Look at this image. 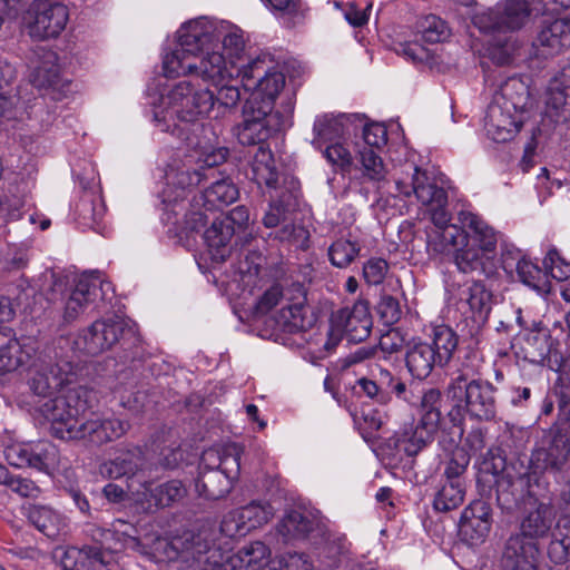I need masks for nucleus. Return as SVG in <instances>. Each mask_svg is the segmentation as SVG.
<instances>
[{
	"instance_id": "obj_1",
	"label": "nucleus",
	"mask_w": 570,
	"mask_h": 570,
	"mask_svg": "<svg viewBox=\"0 0 570 570\" xmlns=\"http://www.w3.org/2000/svg\"><path fill=\"white\" fill-rule=\"evenodd\" d=\"M445 394L454 402L446 413L453 425L450 431L452 445L462 440L466 416L475 422H492L498 416V387L488 380L445 389Z\"/></svg>"
},
{
	"instance_id": "obj_2",
	"label": "nucleus",
	"mask_w": 570,
	"mask_h": 570,
	"mask_svg": "<svg viewBox=\"0 0 570 570\" xmlns=\"http://www.w3.org/2000/svg\"><path fill=\"white\" fill-rule=\"evenodd\" d=\"M160 110L154 112V120L161 131L183 137L184 129L171 120L195 122L199 118L215 111L214 92L209 89H197L189 80H183L173 86L160 97Z\"/></svg>"
},
{
	"instance_id": "obj_3",
	"label": "nucleus",
	"mask_w": 570,
	"mask_h": 570,
	"mask_svg": "<svg viewBox=\"0 0 570 570\" xmlns=\"http://www.w3.org/2000/svg\"><path fill=\"white\" fill-rule=\"evenodd\" d=\"M67 345L69 341L60 337L53 346H46L40 351L35 347L31 360L26 364L29 370L28 387L32 395L40 399L39 402L65 392L66 386L73 380L72 362L58 352Z\"/></svg>"
},
{
	"instance_id": "obj_4",
	"label": "nucleus",
	"mask_w": 570,
	"mask_h": 570,
	"mask_svg": "<svg viewBox=\"0 0 570 570\" xmlns=\"http://www.w3.org/2000/svg\"><path fill=\"white\" fill-rule=\"evenodd\" d=\"M393 178L399 195L406 198L414 195L422 205L430 208L434 230L452 225L449 224L451 218L445 209L448 194L425 170H421L414 163L406 161L402 166L401 175L394 174Z\"/></svg>"
},
{
	"instance_id": "obj_5",
	"label": "nucleus",
	"mask_w": 570,
	"mask_h": 570,
	"mask_svg": "<svg viewBox=\"0 0 570 570\" xmlns=\"http://www.w3.org/2000/svg\"><path fill=\"white\" fill-rule=\"evenodd\" d=\"M177 35L175 49L163 59L164 75L168 78L194 75L197 53L204 51L214 38L212 26L202 20L184 23Z\"/></svg>"
},
{
	"instance_id": "obj_6",
	"label": "nucleus",
	"mask_w": 570,
	"mask_h": 570,
	"mask_svg": "<svg viewBox=\"0 0 570 570\" xmlns=\"http://www.w3.org/2000/svg\"><path fill=\"white\" fill-rule=\"evenodd\" d=\"M214 541L215 530L204 525L173 538L169 548L184 570H224L223 553Z\"/></svg>"
},
{
	"instance_id": "obj_7",
	"label": "nucleus",
	"mask_w": 570,
	"mask_h": 570,
	"mask_svg": "<svg viewBox=\"0 0 570 570\" xmlns=\"http://www.w3.org/2000/svg\"><path fill=\"white\" fill-rule=\"evenodd\" d=\"M237 77L246 90H253L247 99H255L257 106L269 105L274 110V102L285 86V76L274 67L268 53H261L237 69Z\"/></svg>"
},
{
	"instance_id": "obj_8",
	"label": "nucleus",
	"mask_w": 570,
	"mask_h": 570,
	"mask_svg": "<svg viewBox=\"0 0 570 570\" xmlns=\"http://www.w3.org/2000/svg\"><path fill=\"white\" fill-rule=\"evenodd\" d=\"M109 282L100 279L98 274L82 275L70 289L66 288V282L58 278L51 287L52 296L60 294L63 308V321L73 322L100 296L105 298L106 292L110 289Z\"/></svg>"
},
{
	"instance_id": "obj_9",
	"label": "nucleus",
	"mask_w": 570,
	"mask_h": 570,
	"mask_svg": "<svg viewBox=\"0 0 570 570\" xmlns=\"http://www.w3.org/2000/svg\"><path fill=\"white\" fill-rule=\"evenodd\" d=\"M517 355L522 360L562 374L570 367L564 364L561 344L554 340L550 330L542 325H535L524 332L517 343Z\"/></svg>"
},
{
	"instance_id": "obj_10",
	"label": "nucleus",
	"mask_w": 570,
	"mask_h": 570,
	"mask_svg": "<svg viewBox=\"0 0 570 570\" xmlns=\"http://www.w3.org/2000/svg\"><path fill=\"white\" fill-rule=\"evenodd\" d=\"M512 85L521 90V96L511 100H492L487 108L484 130L487 136L495 142L510 141L521 128V120L515 115L522 112L530 99L529 88L518 82Z\"/></svg>"
},
{
	"instance_id": "obj_11",
	"label": "nucleus",
	"mask_w": 570,
	"mask_h": 570,
	"mask_svg": "<svg viewBox=\"0 0 570 570\" xmlns=\"http://www.w3.org/2000/svg\"><path fill=\"white\" fill-rule=\"evenodd\" d=\"M37 411L50 422L51 434L60 440H75L79 433L80 401L77 393L65 391L47 399L37 406Z\"/></svg>"
},
{
	"instance_id": "obj_12",
	"label": "nucleus",
	"mask_w": 570,
	"mask_h": 570,
	"mask_svg": "<svg viewBox=\"0 0 570 570\" xmlns=\"http://www.w3.org/2000/svg\"><path fill=\"white\" fill-rule=\"evenodd\" d=\"M243 121L234 131L242 145H265V141L281 128L278 112L269 110V105L257 106L255 99H246L242 110Z\"/></svg>"
},
{
	"instance_id": "obj_13",
	"label": "nucleus",
	"mask_w": 570,
	"mask_h": 570,
	"mask_svg": "<svg viewBox=\"0 0 570 570\" xmlns=\"http://www.w3.org/2000/svg\"><path fill=\"white\" fill-rule=\"evenodd\" d=\"M531 9L525 0H504L494 8L473 17V24L484 33H505L521 29Z\"/></svg>"
},
{
	"instance_id": "obj_14",
	"label": "nucleus",
	"mask_w": 570,
	"mask_h": 570,
	"mask_svg": "<svg viewBox=\"0 0 570 570\" xmlns=\"http://www.w3.org/2000/svg\"><path fill=\"white\" fill-rule=\"evenodd\" d=\"M29 81L52 100H61L71 91V82L61 76L58 57L51 50L42 51L31 69Z\"/></svg>"
},
{
	"instance_id": "obj_15",
	"label": "nucleus",
	"mask_w": 570,
	"mask_h": 570,
	"mask_svg": "<svg viewBox=\"0 0 570 570\" xmlns=\"http://www.w3.org/2000/svg\"><path fill=\"white\" fill-rule=\"evenodd\" d=\"M29 13L32 17L28 26L29 35L39 40L58 37L69 19L68 8L65 4L49 0L36 1Z\"/></svg>"
},
{
	"instance_id": "obj_16",
	"label": "nucleus",
	"mask_w": 570,
	"mask_h": 570,
	"mask_svg": "<svg viewBox=\"0 0 570 570\" xmlns=\"http://www.w3.org/2000/svg\"><path fill=\"white\" fill-rule=\"evenodd\" d=\"M301 196L299 180L292 175L283 176L282 187L269 190L271 203L263 216V225L275 228L287 222L289 214L297 209Z\"/></svg>"
},
{
	"instance_id": "obj_17",
	"label": "nucleus",
	"mask_w": 570,
	"mask_h": 570,
	"mask_svg": "<svg viewBox=\"0 0 570 570\" xmlns=\"http://www.w3.org/2000/svg\"><path fill=\"white\" fill-rule=\"evenodd\" d=\"M332 326L341 332L348 342L360 343L365 341L372 330L370 305L365 299H358L352 307H344L333 313Z\"/></svg>"
},
{
	"instance_id": "obj_18",
	"label": "nucleus",
	"mask_w": 570,
	"mask_h": 570,
	"mask_svg": "<svg viewBox=\"0 0 570 570\" xmlns=\"http://www.w3.org/2000/svg\"><path fill=\"white\" fill-rule=\"evenodd\" d=\"M130 332L120 318H109L94 322L75 342L89 355H97L109 350L122 335Z\"/></svg>"
},
{
	"instance_id": "obj_19",
	"label": "nucleus",
	"mask_w": 570,
	"mask_h": 570,
	"mask_svg": "<svg viewBox=\"0 0 570 570\" xmlns=\"http://www.w3.org/2000/svg\"><path fill=\"white\" fill-rule=\"evenodd\" d=\"M570 454V440L561 433H550L544 436L530 458V469L538 472H559Z\"/></svg>"
},
{
	"instance_id": "obj_20",
	"label": "nucleus",
	"mask_w": 570,
	"mask_h": 570,
	"mask_svg": "<svg viewBox=\"0 0 570 570\" xmlns=\"http://www.w3.org/2000/svg\"><path fill=\"white\" fill-rule=\"evenodd\" d=\"M492 510L483 499L472 501L463 511L459 522V534L469 544L482 543L492 527Z\"/></svg>"
},
{
	"instance_id": "obj_21",
	"label": "nucleus",
	"mask_w": 570,
	"mask_h": 570,
	"mask_svg": "<svg viewBox=\"0 0 570 570\" xmlns=\"http://www.w3.org/2000/svg\"><path fill=\"white\" fill-rule=\"evenodd\" d=\"M274 320L279 331L295 334L311 330L317 317L313 308L306 304L305 294L298 291V295L295 297L292 295L276 313Z\"/></svg>"
},
{
	"instance_id": "obj_22",
	"label": "nucleus",
	"mask_w": 570,
	"mask_h": 570,
	"mask_svg": "<svg viewBox=\"0 0 570 570\" xmlns=\"http://www.w3.org/2000/svg\"><path fill=\"white\" fill-rule=\"evenodd\" d=\"M356 385L366 397L379 404H387L392 394L402 399L406 392L405 383L381 366L372 370L370 376L358 379Z\"/></svg>"
},
{
	"instance_id": "obj_23",
	"label": "nucleus",
	"mask_w": 570,
	"mask_h": 570,
	"mask_svg": "<svg viewBox=\"0 0 570 570\" xmlns=\"http://www.w3.org/2000/svg\"><path fill=\"white\" fill-rule=\"evenodd\" d=\"M538 56L553 57L570 47V13L560 19L544 20L533 42Z\"/></svg>"
},
{
	"instance_id": "obj_24",
	"label": "nucleus",
	"mask_w": 570,
	"mask_h": 570,
	"mask_svg": "<svg viewBox=\"0 0 570 570\" xmlns=\"http://www.w3.org/2000/svg\"><path fill=\"white\" fill-rule=\"evenodd\" d=\"M363 119L356 114H323L316 117L313 125L314 145L332 141L335 139L356 134L357 122Z\"/></svg>"
},
{
	"instance_id": "obj_25",
	"label": "nucleus",
	"mask_w": 570,
	"mask_h": 570,
	"mask_svg": "<svg viewBox=\"0 0 570 570\" xmlns=\"http://www.w3.org/2000/svg\"><path fill=\"white\" fill-rule=\"evenodd\" d=\"M129 428L128 421L118 417H94L80 423L76 440L99 446L120 439Z\"/></svg>"
},
{
	"instance_id": "obj_26",
	"label": "nucleus",
	"mask_w": 570,
	"mask_h": 570,
	"mask_svg": "<svg viewBox=\"0 0 570 570\" xmlns=\"http://www.w3.org/2000/svg\"><path fill=\"white\" fill-rule=\"evenodd\" d=\"M538 554L534 540L521 532L512 534L505 543L501 570H534Z\"/></svg>"
},
{
	"instance_id": "obj_27",
	"label": "nucleus",
	"mask_w": 570,
	"mask_h": 570,
	"mask_svg": "<svg viewBox=\"0 0 570 570\" xmlns=\"http://www.w3.org/2000/svg\"><path fill=\"white\" fill-rule=\"evenodd\" d=\"M438 431L423 421L412 420L395 431V448L407 456H415L434 441Z\"/></svg>"
},
{
	"instance_id": "obj_28",
	"label": "nucleus",
	"mask_w": 570,
	"mask_h": 570,
	"mask_svg": "<svg viewBox=\"0 0 570 570\" xmlns=\"http://www.w3.org/2000/svg\"><path fill=\"white\" fill-rule=\"evenodd\" d=\"M546 112L554 122L570 121V63L554 77L547 90Z\"/></svg>"
},
{
	"instance_id": "obj_29",
	"label": "nucleus",
	"mask_w": 570,
	"mask_h": 570,
	"mask_svg": "<svg viewBox=\"0 0 570 570\" xmlns=\"http://www.w3.org/2000/svg\"><path fill=\"white\" fill-rule=\"evenodd\" d=\"M224 570H275V560L271 559V549L262 541L250 542L239 549L237 554L223 560Z\"/></svg>"
},
{
	"instance_id": "obj_30",
	"label": "nucleus",
	"mask_w": 570,
	"mask_h": 570,
	"mask_svg": "<svg viewBox=\"0 0 570 570\" xmlns=\"http://www.w3.org/2000/svg\"><path fill=\"white\" fill-rule=\"evenodd\" d=\"M287 174L278 173L275 159L266 145L256 147L250 158L246 176L259 187L266 186L268 190L282 187V177Z\"/></svg>"
},
{
	"instance_id": "obj_31",
	"label": "nucleus",
	"mask_w": 570,
	"mask_h": 570,
	"mask_svg": "<svg viewBox=\"0 0 570 570\" xmlns=\"http://www.w3.org/2000/svg\"><path fill=\"white\" fill-rule=\"evenodd\" d=\"M27 520L49 538H57L67 529L66 518L50 505L28 503L22 507Z\"/></svg>"
},
{
	"instance_id": "obj_32",
	"label": "nucleus",
	"mask_w": 570,
	"mask_h": 570,
	"mask_svg": "<svg viewBox=\"0 0 570 570\" xmlns=\"http://www.w3.org/2000/svg\"><path fill=\"white\" fill-rule=\"evenodd\" d=\"M240 67L242 65H237L236 61H229L228 65L223 53L213 51L206 52L199 59V62H196L194 75L202 78L204 81L217 86L225 80L232 79Z\"/></svg>"
},
{
	"instance_id": "obj_33",
	"label": "nucleus",
	"mask_w": 570,
	"mask_h": 570,
	"mask_svg": "<svg viewBox=\"0 0 570 570\" xmlns=\"http://www.w3.org/2000/svg\"><path fill=\"white\" fill-rule=\"evenodd\" d=\"M234 234L235 229L219 217L213 218L210 226L204 230L203 239L214 263H223L229 257L232 253L230 242Z\"/></svg>"
},
{
	"instance_id": "obj_34",
	"label": "nucleus",
	"mask_w": 570,
	"mask_h": 570,
	"mask_svg": "<svg viewBox=\"0 0 570 570\" xmlns=\"http://www.w3.org/2000/svg\"><path fill=\"white\" fill-rule=\"evenodd\" d=\"M144 454L139 448L121 450L115 458L100 465L101 475L109 479H132L144 468Z\"/></svg>"
},
{
	"instance_id": "obj_35",
	"label": "nucleus",
	"mask_w": 570,
	"mask_h": 570,
	"mask_svg": "<svg viewBox=\"0 0 570 570\" xmlns=\"http://www.w3.org/2000/svg\"><path fill=\"white\" fill-rule=\"evenodd\" d=\"M318 520L308 511L298 509L285 513L276 525L277 533L284 543L293 540L305 539L308 533L318 528Z\"/></svg>"
},
{
	"instance_id": "obj_36",
	"label": "nucleus",
	"mask_w": 570,
	"mask_h": 570,
	"mask_svg": "<svg viewBox=\"0 0 570 570\" xmlns=\"http://www.w3.org/2000/svg\"><path fill=\"white\" fill-rule=\"evenodd\" d=\"M207 174L198 168H180L167 174L168 188L164 190V203L176 206L186 197L187 189L199 185Z\"/></svg>"
},
{
	"instance_id": "obj_37",
	"label": "nucleus",
	"mask_w": 570,
	"mask_h": 570,
	"mask_svg": "<svg viewBox=\"0 0 570 570\" xmlns=\"http://www.w3.org/2000/svg\"><path fill=\"white\" fill-rule=\"evenodd\" d=\"M405 366L412 377L424 380L439 366V357L429 343L412 342L406 346Z\"/></svg>"
},
{
	"instance_id": "obj_38",
	"label": "nucleus",
	"mask_w": 570,
	"mask_h": 570,
	"mask_svg": "<svg viewBox=\"0 0 570 570\" xmlns=\"http://www.w3.org/2000/svg\"><path fill=\"white\" fill-rule=\"evenodd\" d=\"M75 212L80 226L99 232L100 223L106 213V206L99 190H85L76 204Z\"/></svg>"
},
{
	"instance_id": "obj_39",
	"label": "nucleus",
	"mask_w": 570,
	"mask_h": 570,
	"mask_svg": "<svg viewBox=\"0 0 570 570\" xmlns=\"http://www.w3.org/2000/svg\"><path fill=\"white\" fill-rule=\"evenodd\" d=\"M554 519V510L549 503H535L532 509L527 511L521 521V533L534 541L544 538L549 534Z\"/></svg>"
},
{
	"instance_id": "obj_40",
	"label": "nucleus",
	"mask_w": 570,
	"mask_h": 570,
	"mask_svg": "<svg viewBox=\"0 0 570 570\" xmlns=\"http://www.w3.org/2000/svg\"><path fill=\"white\" fill-rule=\"evenodd\" d=\"M232 489V482L222 471L214 466H205L202 462L199 474L195 481V490L199 497L207 500L224 498Z\"/></svg>"
},
{
	"instance_id": "obj_41",
	"label": "nucleus",
	"mask_w": 570,
	"mask_h": 570,
	"mask_svg": "<svg viewBox=\"0 0 570 570\" xmlns=\"http://www.w3.org/2000/svg\"><path fill=\"white\" fill-rule=\"evenodd\" d=\"M468 240V233L451 225L441 230H432L428 234V250L432 255H455Z\"/></svg>"
},
{
	"instance_id": "obj_42",
	"label": "nucleus",
	"mask_w": 570,
	"mask_h": 570,
	"mask_svg": "<svg viewBox=\"0 0 570 570\" xmlns=\"http://www.w3.org/2000/svg\"><path fill=\"white\" fill-rule=\"evenodd\" d=\"M202 463L222 471L232 482L240 470V449L236 444H230L223 449L206 450L202 455Z\"/></svg>"
},
{
	"instance_id": "obj_43",
	"label": "nucleus",
	"mask_w": 570,
	"mask_h": 570,
	"mask_svg": "<svg viewBox=\"0 0 570 570\" xmlns=\"http://www.w3.org/2000/svg\"><path fill=\"white\" fill-rule=\"evenodd\" d=\"M238 188L229 178L214 181L208 188L198 195L196 204L202 202L206 210H218L238 198Z\"/></svg>"
},
{
	"instance_id": "obj_44",
	"label": "nucleus",
	"mask_w": 570,
	"mask_h": 570,
	"mask_svg": "<svg viewBox=\"0 0 570 570\" xmlns=\"http://www.w3.org/2000/svg\"><path fill=\"white\" fill-rule=\"evenodd\" d=\"M461 222L469 229L468 238L472 240L471 245L478 246V249L488 254L497 248L498 236L492 227L484 220L471 213H462Z\"/></svg>"
},
{
	"instance_id": "obj_45",
	"label": "nucleus",
	"mask_w": 570,
	"mask_h": 570,
	"mask_svg": "<svg viewBox=\"0 0 570 570\" xmlns=\"http://www.w3.org/2000/svg\"><path fill=\"white\" fill-rule=\"evenodd\" d=\"M35 353L31 344H21L17 338L0 345V375L13 372L26 365Z\"/></svg>"
},
{
	"instance_id": "obj_46",
	"label": "nucleus",
	"mask_w": 570,
	"mask_h": 570,
	"mask_svg": "<svg viewBox=\"0 0 570 570\" xmlns=\"http://www.w3.org/2000/svg\"><path fill=\"white\" fill-rule=\"evenodd\" d=\"M463 299L470 306L474 320L478 323H484L492 309V292L482 282L478 281L463 291Z\"/></svg>"
},
{
	"instance_id": "obj_47",
	"label": "nucleus",
	"mask_w": 570,
	"mask_h": 570,
	"mask_svg": "<svg viewBox=\"0 0 570 570\" xmlns=\"http://www.w3.org/2000/svg\"><path fill=\"white\" fill-rule=\"evenodd\" d=\"M482 355L475 350L466 351L459 367L453 372L446 389L460 387L464 384L482 380Z\"/></svg>"
},
{
	"instance_id": "obj_48",
	"label": "nucleus",
	"mask_w": 570,
	"mask_h": 570,
	"mask_svg": "<svg viewBox=\"0 0 570 570\" xmlns=\"http://www.w3.org/2000/svg\"><path fill=\"white\" fill-rule=\"evenodd\" d=\"M430 346L439 357V366H446L453 357L459 344L458 334L448 325L441 324L432 328Z\"/></svg>"
},
{
	"instance_id": "obj_49",
	"label": "nucleus",
	"mask_w": 570,
	"mask_h": 570,
	"mask_svg": "<svg viewBox=\"0 0 570 570\" xmlns=\"http://www.w3.org/2000/svg\"><path fill=\"white\" fill-rule=\"evenodd\" d=\"M362 244L357 237L348 234L335 239L328 247V259L337 268L348 267L358 257Z\"/></svg>"
},
{
	"instance_id": "obj_50",
	"label": "nucleus",
	"mask_w": 570,
	"mask_h": 570,
	"mask_svg": "<svg viewBox=\"0 0 570 570\" xmlns=\"http://www.w3.org/2000/svg\"><path fill=\"white\" fill-rule=\"evenodd\" d=\"M449 435L451 436L450 433ZM440 443L445 450L454 448L444 469V481L465 483V473L471 460L470 453L464 448L458 446L459 442L452 445L451 438L446 441L442 436Z\"/></svg>"
},
{
	"instance_id": "obj_51",
	"label": "nucleus",
	"mask_w": 570,
	"mask_h": 570,
	"mask_svg": "<svg viewBox=\"0 0 570 570\" xmlns=\"http://www.w3.org/2000/svg\"><path fill=\"white\" fill-rule=\"evenodd\" d=\"M524 484L523 478L514 479L509 474L497 480V502L502 511L512 512L518 507Z\"/></svg>"
},
{
	"instance_id": "obj_52",
	"label": "nucleus",
	"mask_w": 570,
	"mask_h": 570,
	"mask_svg": "<svg viewBox=\"0 0 570 570\" xmlns=\"http://www.w3.org/2000/svg\"><path fill=\"white\" fill-rule=\"evenodd\" d=\"M141 487L144 489L141 497L147 499L149 495L158 507L170 505L171 503L183 499L186 494V488L179 480H170L158 484L155 488H151V484L144 482ZM137 494L139 495L140 492L137 491Z\"/></svg>"
},
{
	"instance_id": "obj_53",
	"label": "nucleus",
	"mask_w": 570,
	"mask_h": 570,
	"mask_svg": "<svg viewBox=\"0 0 570 570\" xmlns=\"http://www.w3.org/2000/svg\"><path fill=\"white\" fill-rule=\"evenodd\" d=\"M465 490V483L444 481L434 495V510L439 512H449L459 508L464 500Z\"/></svg>"
},
{
	"instance_id": "obj_54",
	"label": "nucleus",
	"mask_w": 570,
	"mask_h": 570,
	"mask_svg": "<svg viewBox=\"0 0 570 570\" xmlns=\"http://www.w3.org/2000/svg\"><path fill=\"white\" fill-rule=\"evenodd\" d=\"M358 154L363 178L376 183L379 185L377 188L381 189V184L386 181L389 174L383 159L372 148H363Z\"/></svg>"
},
{
	"instance_id": "obj_55",
	"label": "nucleus",
	"mask_w": 570,
	"mask_h": 570,
	"mask_svg": "<svg viewBox=\"0 0 570 570\" xmlns=\"http://www.w3.org/2000/svg\"><path fill=\"white\" fill-rule=\"evenodd\" d=\"M442 401L443 399L440 390L429 389L425 391L421 399L419 421H423L425 424L439 430L442 419Z\"/></svg>"
},
{
	"instance_id": "obj_56",
	"label": "nucleus",
	"mask_w": 570,
	"mask_h": 570,
	"mask_svg": "<svg viewBox=\"0 0 570 570\" xmlns=\"http://www.w3.org/2000/svg\"><path fill=\"white\" fill-rule=\"evenodd\" d=\"M458 269L464 274L473 272L485 273L484 259L487 254L471 245L469 240L453 256Z\"/></svg>"
},
{
	"instance_id": "obj_57",
	"label": "nucleus",
	"mask_w": 570,
	"mask_h": 570,
	"mask_svg": "<svg viewBox=\"0 0 570 570\" xmlns=\"http://www.w3.org/2000/svg\"><path fill=\"white\" fill-rule=\"evenodd\" d=\"M417 33L428 43H438L450 37L448 23L438 16L429 14L417 23Z\"/></svg>"
},
{
	"instance_id": "obj_58",
	"label": "nucleus",
	"mask_w": 570,
	"mask_h": 570,
	"mask_svg": "<svg viewBox=\"0 0 570 570\" xmlns=\"http://www.w3.org/2000/svg\"><path fill=\"white\" fill-rule=\"evenodd\" d=\"M26 466L37 469L41 472H48L56 462V448L48 442H39L31 445Z\"/></svg>"
},
{
	"instance_id": "obj_59",
	"label": "nucleus",
	"mask_w": 570,
	"mask_h": 570,
	"mask_svg": "<svg viewBox=\"0 0 570 570\" xmlns=\"http://www.w3.org/2000/svg\"><path fill=\"white\" fill-rule=\"evenodd\" d=\"M239 519L248 527L249 532L262 524L266 523L273 512L269 504H263L259 502H250L249 504L237 510Z\"/></svg>"
},
{
	"instance_id": "obj_60",
	"label": "nucleus",
	"mask_w": 570,
	"mask_h": 570,
	"mask_svg": "<svg viewBox=\"0 0 570 570\" xmlns=\"http://www.w3.org/2000/svg\"><path fill=\"white\" fill-rule=\"evenodd\" d=\"M275 238L282 243L294 245L297 248H305L307 247L309 233L305 227L287 220L275 233Z\"/></svg>"
},
{
	"instance_id": "obj_61",
	"label": "nucleus",
	"mask_w": 570,
	"mask_h": 570,
	"mask_svg": "<svg viewBox=\"0 0 570 570\" xmlns=\"http://www.w3.org/2000/svg\"><path fill=\"white\" fill-rule=\"evenodd\" d=\"M215 109L218 112L215 117L223 115L225 110L234 109L240 100V91L236 85H223L217 94H214Z\"/></svg>"
},
{
	"instance_id": "obj_62",
	"label": "nucleus",
	"mask_w": 570,
	"mask_h": 570,
	"mask_svg": "<svg viewBox=\"0 0 570 570\" xmlns=\"http://www.w3.org/2000/svg\"><path fill=\"white\" fill-rule=\"evenodd\" d=\"M376 313L384 325L397 323L402 316L399 301L391 295H382L376 305Z\"/></svg>"
},
{
	"instance_id": "obj_63",
	"label": "nucleus",
	"mask_w": 570,
	"mask_h": 570,
	"mask_svg": "<svg viewBox=\"0 0 570 570\" xmlns=\"http://www.w3.org/2000/svg\"><path fill=\"white\" fill-rule=\"evenodd\" d=\"M292 297L291 291H284L279 284L272 285L261 296L257 308L262 313H266L277 305H284Z\"/></svg>"
},
{
	"instance_id": "obj_64",
	"label": "nucleus",
	"mask_w": 570,
	"mask_h": 570,
	"mask_svg": "<svg viewBox=\"0 0 570 570\" xmlns=\"http://www.w3.org/2000/svg\"><path fill=\"white\" fill-rule=\"evenodd\" d=\"M543 266L559 282L567 281L570 277V262L561 257L556 248L548 252Z\"/></svg>"
}]
</instances>
